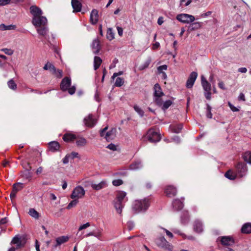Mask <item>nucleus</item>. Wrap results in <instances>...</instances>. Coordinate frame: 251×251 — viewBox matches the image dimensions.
I'll return each mask as SVG.
<instances>
[{
    "label": "nucleus",
    "instance_id": "55",
    "mask_svg": "<svg viewBox=\"0 0 251 251\" xmlns=\"http://www.w3.org/2000/svg\"><path fill=\"white\" fill-rule=\"evenodd\" d=\"M57 77L61 78L62 76V71L60 70H56V73H53Z\"/></svg>",
    "mask_w": 251,
    "mask_h": 251
},
{
    "label": "nucleus",
    "instance_id": "7",
    "mask_svg": "<svg viewBox=\"0 0 251 251\" xmlns=\"http://www.w3.org/2000/svg\"><path fill=\"white\" fill-rule=\"evenodd\" d=\"M154 90V100L158 105L162 104V100L161 97L164 94L162 91L160 86L156 83L153 87Z\"/></svg>",
    "mask_w": 251,
    "mask_h": 251
},
{
    "label": "nucleus",
    "instance_id": "1",
    "mask_svg": "<svg viewBox=\"0 0 251 251\" xmlns=\"http://www.w3.org/2000/svg\"><path fill=\"white\" fill-rule=\"evenodd\" d=\"M248 172L247 166L246 163L239 162L235 166V172L229 170L225 174V176L229 179L234 180L237 177L241 178L245 176Z\"/></svg>",
    "mask_w": 251,
    "mask_h": 251
},
{
    "label": "nucleus",
    "instance_id": "14",
    "mask_svg": "<svg viewBox=\"0 0 251 251\" xmlns=\"http://www.w3.org/2000/svg\"><path fill=\"white\" fill-rule=\"evenodd\" d=\"M197 76L198 74L196 72H192L190 74L186 83V86L187 88H191L193 86Z\"/></svg>",
    "mask_w": 251,
    "mask_h": 251
},
{
    "label": "nucleus",
    "instance_id": "64",
    "mask_svg": "<svg viewBox=\"0 0 251 251\" xmlns=\"http://www.w3.org/2000/svg\"><path fill=\"white\" fill-rule=\"evenodd\" d=\"M238 100H239L245 101V97L243 93H241L239 94L238 96Z\"/></svg>",
    "mask_w": 251,
    "mask_h": 251
},
{
    "label": "nucleus",
    "instance_id": "20",
    "mask_svg": "<svg viewBox=\"0 0 251 251\" xmlns=\"http://www.w3.org/2000/svg\"><path fill=\"white\" fill-rule=\"evenodd\" d=\"M108 186V184L106 181L102 180L98 184L91 183V187L95 190L99 191L100 189L104 188Z\"/></svg>",
    "mask_w": 251,
    "mask_h": 251
},
{
    "label": "nucleus",
    "instance_id": "39",
    "mask_svg": "<svg viewBox=\"0 0 251 251\" xmlns=\"http://www.w3.org/2000/svg\"><path fill=\"white\" fill-rule=\"evenodd\" d=\"M151 62V58H149L143 64L140 66L139 70H143L147 68Z\"/></svg>",
    "mask_w": 251,
    "mask_h": 251
},
{
    "label": "nucleus",
    "instance_id": "32",
    "mask_svg": "<svg viewBox=\"0 0 251 251\" xmlns=\"http://www.w3.org/2000/svg\"><path fill=\"white\" fill-rule=\"evenodd\" d=\"M102 63L101 59L98 56H95L94 60V70H97Z\"/></svg>",
    "mask_w": 251,
    "mask_h": 251
},
{
    "label": "nucleus",
    "instance_id": "17",
    "mask_svg": "<svg viewBox=\"0 0 251 251\" xmlns=\"http://www.w3.org/2000/svg\"><path fill=\"white\" fill-rule=\"evenodd\" d=\"M69 240V237L68 236H61L57 237L55 239V243L53 245L54 248H56L60 246L63 244H64L68 242Z\"/></svg>",
    "mask_w": 251,
    "mask_h": 251
},
{
    "label": "nucleus",
    "instance_id": "50",
    "mask_svg": "<svg viewBox=\"0 0 251 251\" xmlns=\"http://www.w3.org/2000/svg\"><path fill=\"white\" fill-rule=\"evenodd\" d=\"M123 182L121 179H115L113 180L112 184L114 186H118L123 184Z\"/></svg>",
    "mask_w": 251,
    "mask_h": 251
},
{
    "label": "nucleus",
    "instance_id": "24",
    "mask_svg": "<svg viewBox=\"0 0 251 251\" xmlns=\"http://www.w3.org/2000/svg\"><path fill=\"white\" fill-rule=\"evenodd\" d=\"M194 230L197 233H201L203 231V225L202 223L199 220H196L193 224Z\"/></svg>",
    "mask_w": 251,
    "mask_h": 251
},
{
    "label": "nucleus",
    "instance_id": "51",
    "mask_svg": "<svg viewBox=\"0 0 251 251\" xmlns=\"http://www.w3.org/2000/svg\"><path fill=\"white\" fill-rule=\"evenodd\" d=\"M167 69V66L166 65H163L160 66L157 68V71L159 74L163 73V71L166 70Z\"/></svg>",
    "mask_w": 251,
    "mask_h": 251
},
{
    "label": "nucleus",
    "instance_id": "26",
    "mask_svg": "<svg viewBox=\"0 0 251 251\" xmlns=\"http://www.w3.org/2000/svg\"><path fill=\"white\" fill-rule=\"evenodd\" d=\"M143 167L142 163L141 161L137 160L132 163L129 166L131 170H137L142 168Z\"/></svg>",
    "mask_w": 251,
    "mask_h": 251
},
{
    "label": "nucleus",
    "instance_id": "21",
    "mask_svg": "<svg viewBox=\"0 0 251 251\" xmlns=\"http://www.w3.org/2000/svg\"><path fill=\"white\" fill-rule=\"evenodd\" d=\"M99 20V14L98 11L96 9H93L92 10L90 17V21L92 25H96Z\"/></svg>",
    "mask_w": 251,
    "mask_h": 251
},
{
    "label": "nucleus",
    "instance_id": "44",
    "mask_svg": "<svg viewBox=\"0 0 251 251\" xmlns=\"http://www.w3.org/2000/svg\"><path fill=\"white\" fill-rule=\"evenodd\" d=\"M124 80L122 77H117L115 82V86L117 87H121L124 84Z\"/></svg>",
    "mask_w": 251,
    "mask_h": 251
},
{
    "label": "nucleus",
    "instance_id": "53",
    "mask_svg": "<svg viewBox=\"0 0 251 251\" xmlns=\"http://www.w3.org/2000/svg\"><path fill=\"white\" fill-rule=\"evenodd\" d=\"M173 231L174 233L178 234V235H180L183 238L186 239V235H185L184 233H182L180 230H179L177 229H174L173 230Z\"/></svg>",
    "mask_w": 251,
    "mask_h": 251
},
{
    "label": "nucleus",
    "instance_id": "16",
    "mask_svg": "<svg viewBox=\"0 0 251 251\" xmlns=\"http://www.w3.org/2000/svg\"><path fill=\"white\" fill-rule=\"evenodd\" d=\"M29 9L30 12L32 15V18H35L43 15L42 10L36 5L31 6Z\"/></svg>",
    "mask_w": 251,
    "mask_h": 251
},
{
    "label": "nucleus",
    "instance_id": "38",
    "mask_svg": "<svg viewBox=\"0 0 251 251\" xmlns=\"http://www.w3.org/2000/svg\"><path fill=\"white\" fill-rule=\"evenodd\" d=\"M23 188V184L19 182L13 184L12 190L17 193V192L22 189Z\"/></svg>",
    "mask_w": 251,
    "mask_h": 251
},
{
    "label": "nucleus",
    "instance_id": "57",
    "mask_svg": "<svg viewBox=\"0 0 251 251\" xmlns=\"http://www.w3.org/2000/svg\"><path fill=\"white\" fill-rule=\"evenodd\" d=\"M69 155H71V159H73L75 158H79L78 153L76 152H72Z\"/></svg>",
    "mask_w": 251,
    "mask_h": 251
},
{
    "label": "nucleus",
    "instance_id": "5",
    "mask_svg": "<svg viewBox=\"0 0 251 251\" xmlns=\"http://www.w3.org/2000/svg\"><path fill=\"white\" fill-rule=\"evenodd\" d=\"M108 127L106 126L100 131L101 137H103L108 142L114 139L116 137L117 130L115 128H112L110 130L107 131Z\"/></svg>",
    "mask_w": 251,
    "mask_h": 251
},
{
    "label": "nucleus",
    "instance_id": "41",
    "mask_svg": "<svg viewBox=\"0 0 251 251\" xmlns=\"http://www.w3.org/2000/svg\"><path fill=\"white\" fill-rule=\"evenodd\" d=\"M201 27V23L200 22H196L192 23L189 26L191 30H194L200 28Z\"/></svg>",
    "mask_w": 251,
    "mask_h": 251
},
{
    "label": "nucleus",
    "instance_id": "28",
    "mask_svg": "<svg viewBox=\"0 0 251 251\" xmlns=\"http://www.w3.org/2000/svg\"><path fill=\"white\" fill-rule=\"evenodd\" d=\"M173 207L176 210H180L183 206V202L178 199L175 200L172 203Z\"/></svg>",
    "mask_w": 251,
    "mask_h": 251
},
{
    "label": "nucleus",
    "instance_id": "42",
    "mask_svg": "<svg viewBox=\"0 0 251 251\" xmlns=\"http://www.w3.org/2000/svg\"><path fill=\"white\" fill-rule=\"evenodd\" d=\"M181 222L184 224L187 223L189 221V216L187 211L183 213V215L182 216H181Z\"/></svg>",
    "mask_w": 251,
    "mask_h": 251
},
{
    "label": "nucleus",
    "instance_id": "54",
    "mask_svg": "<svg viewBox=\"0 0 251 251\" xmlns=\"http://www.w3.org/2000/svg\"><path fill=\"white\" fill-rule=\"evenodd\" d=\"M70 157L71 155H70L69 154H67L62 159L63 163L65 164H67L69 161V159H71Z\"/></svg>",
    "mask_w": 251,
    "mask_h": 251
},
{
    "label": "nucleus",
    "instance_id": "63",
    "mask_svg": "<svg viewBox=\"0 0 251 251\" xmlns=\"http://www.w3.org/2000/svg\"><path fill=\"white\" fill-rule=\"evenodd\" d=\"M218 86L220 88H221V89L222 90H226V88L225 86V84L224 83L221 81H219V82L218 83Z\"/></svg>",
    "mask_w": 251,
    "mask_h": 251
},
{
    "label": "nucleus",
    "instance_id": "8",
    "mask_svg": "<svg viewBox=\"0 0 251 251\" xmlns=\"http://www.w3.org/2000/svg\"><path fill=\"white\" fill-rule=\"evenodd\" d=\"M201 85L204 90V95L205 98L208 100H211V86L210 83H209L206 79L203 76L201 77Z\"/></svg>",
    "mask_w": 251,
    "mask_h": 251
},
{
    "label": "nucleus",
    "instance_id": "46",
    "mask_svg": "<svg viewBox=\"0 0 251 251\" xmlns=\"http://www.w3.org/2000/svg\"><path fill=\"white\" fill-rule=\"evenodd\" d=\"M134 109L135 111L141 116L143 117L144 115L143 110L138 105H134Z\"/></svg>",
    "mask_w": 251,
    "mask_h": 251
},
{
    "label": "nucleus",
    "instance_id": "31",
    "mask_svg": "<svg viewBox=\"0 0 251 251\" xmlns=\"http://www.w3.org/2000/svg\"><path fill=\"white\" fill-rule=\"evenodd\" d=\"M49 148L50 151H52L58 150L59 148V145L57 142L52 141L49 144Z\"/></svg>",
    "mask_w": 251,
    "mask_h": 251
},
{
    "label": "nucleus",
    "instance_id": "4",
    "mask_svg": "<svg viewBox=\"0 0 251 251\" xmlns=\"http://www.w3.org/2000/svg\"><path fill=\"white\" fill-rule=\"evenodd\" d=\"M71 85V79L70 77H65L61 81L60 83V89L62 91H68L70 95H73L76 90L75 86Z\"/></svg>",
    "mask_w": 251,
    "mask_h": 251
},
{
    "label": "nucleus",
    "instance_id": "43",
    "mask_svg": "<svg viewBox=\"0 0 251 251\" xmlns=\"http://www.w3.org/2000/svg\"><path fill=\"white\" fill-rule=\"evenodd\" d=\"M172 104V101L170 100H168L165 101L163 103L162 102V104L160 106L162 105V108L165 110L168 108Z\"/></svg>",
    "mask_w": 251,
    "mask_h": 251
},
{
    "label": "nucleus",
    "instance_id": "19",
    "mask_svg": "<svg viewBox=\"0 0 251 251\" xmlns=\"http://www.w3.org/2000/svg\"><path fill=\"white\" fill-rule=\"evenodd\" d=\"M221 244L223 246H229L234 244V239L230 236H223L221 239Z\"/></svg>",
    "mask_w": 251,
    "mask_h": 251
},
{
    "label": "nucleus",
    "instance_id": "47",
    "mask_svg": "<svg viewBox=\"0 0 251 251\" xmlns=\"http://www.w3.org/2000/svg\"><path fill=\"white\" fill-rule=\"evenodd\" d=\"M183 126L182 125H178L175 126L173 127L172 131L175 133H179L182 129Z\"/></svg>",
    "mask_w": 251,
    "mask_h": 251
},
{
    "label": "nucleus",
    "instance_id": "40",
    "mask_svg": "<svg viewBox=\"0 0 251 251\" xmlns=\"http://www.w3.org/2000/svg\"><path fill=\"white\" fill-rule=\"evenodd\" d=\"M8 87L13 90H16L17 89V84L15 83L13 79H11L7 82Z\"/></svg>",
    "mask_w": 251,
    "mask_h": 251
},
{
    "label": "nucleus",
    "instance_id": "29",
    "mask_svg": "<svg viewBox=\"0 0 251 251\" xmlns=\"http://www.w3.org/2000/svg\"><path fill=\"white\" fill-rule=\"evenodd\" d=\"M242 232L246 234L251 233V223H247L244 224L241 228Z\"/></svg>",
    "mask_w": 251,
    "mask_h": 251
},
{
    "label": "nucleus",
    "instance_id": "13",
    "mask_svg": "<svg viewBox=\"0 0 251 251\" xmlns=\"http://www.w3.org/2000/svg\"><path fill=\"white\" fill-rule=\"evenodd\" d=\"M102 229H98L96 231H93L90 232L88 233L87 234H85L84 236H80V239H82L84 237H88L90 236H94L96 238H97L99 240L102 241Z\"/></svg>",
    "mask_w": 251,
    "mask_h": 251
},
{
    "label": "nucleus",
    "instance_id": "56",
    "mask_svg": "<svg viewBox=\"0 0 251 251\" xmlns=\"http://www.w3.org/2000/svg\"><path fill=\"white\" fill-rule=\"evenodd\" d=\"M107 148L109 149L110 150L113 151H115L117 150V147H116V146L115 145L113 144H112V143L109 144V145H108L107 146Z\"/></svg>",
    "mask_w": 251,
    "mask_h": 251
},
{
    "label": "nucleus",
    "instance_id": "48",
    "mask_svg": "<svg viewBox=\"0 0 251 251\" xmlns=\"http://www.w3.org/2000/svg\"><path fill=\"white\" fill-rule=\"evenodd\" d=\"M1 50L2 51L4 52L5 54L9 55H12L14 52L13 50H12L11 49H7V48L2 49Z\"/></svg>",
    "mask_w": 251,
    "mask_h": 251
},
{
    "label": "nucleus",
    "instance_id": "45",
    "mask_svg": "<svg viewBox=\"0 0 251 251\" xmlns=\"http://www.w3.org/2000/svg\"><path fill=\"white\" fill-rule=\"evenodd\" d=\"M67 205V208L68 209H71L73 207H75L77 203L78 202V201L77 199H73Z\"/></svg>",
    "mask_w": 251,
    "mask_h": 251
},
{
    "label": "nucleus",
    "instance_id": "36",
    "mask_svg": "<svg viewBox=\"0 0 251 251\" xmlns=\"http://www.w3.org/2000/svg\"><path fill=\"white\" fill-rule=\"evenodd\" d=\"M15 27H16L15 25H6L4 24H1L0 25V30L14 29L15 28Z\"/></svg>",
    "mask_w": 251,
    "mask_h": 251
},
{
    "label": "nucleus",
    "instance_id": "30",
    "mask_svg": "<svg viewBox=\"0 0 251 251\" xmlns=\"http://www.w3.org/2000/svg\"><path fill=\"white\" fill-rule=\"evenodd\" d=\"M63 139L64 141L71 142L76 139V136L71 133H67L64 135Z\"/></svg>",
    "mask_w": 251,
    "mask_h": 251
},
{
    "label": "nucleus",
    "instance_id": "18",
    "mask_svg": "<svg viewBox=\"0 0 251 251\" xmlns=\"http://www.w3.org/2000/svg\"><path fill=\"white\" fill-rule=\"evenodd\" d=\"M35 27L36 28L37 32L39 35L44 37L45 39H47L49 33V28L47 25Z\"/></svg>",
    "mask_w": 251,
    "mask_h": 251
},
{
    "label": "nucleus",
    "instance_id": "35",
    "mask_svg": "<svg viewBox=\"0 0 251 251\" xmlns=\"http://www.w3.org/2000/svg\"><path fill=\"white\" fill-rule=\"evenodd\" d=\"M243 158L246 162L251 164V152H245L243 154Z\"/></svg>",
    "mask_w": 251,
    "mask_h": 251
},
{
    "label": "nucleus",
    "instance_id": "52",
    "mask_svg": "<svg viewBox=\"0 0 251 251\" xmlns=\"http://www.w3.org/2000/svg\"><path fill=\"white\" fill-rule=\"evenodd\" d=\"M90 226V223L88 222L86 224H84L81 226H80L78 228V231H81L83 229H86L87 227H89Z\"/></svg>",
    "mask_w": 251,
    "mask_h": 251
},
{
    "label": "nucleus",
    "instance_id": "12",
    "mask_svg": "<svg viewBox=\"0 0 251 251\" xmlns=\"http://www.w3.org/2000/svg\"><path fill=\"white\" fill-rule=\"evenodd\" d=\"M32 23L35 27H40L47 25L48 20L46 17L41 15L35 18H32Z\"/></svg>",
    "mask_w": 251,
    "mask_h": 251
},
{
    "label": "nucleus",
    "instance_id": "22",
    "mask_svg": "<svg viewBox=\"0 0 251 251\" xmlns=\"http://www.w3.org/2000/svg\"><path fill=\"white\" fill-rule=\"evenodd\" d=\"M165 193L167 196L172 197L175 196L176 194V190L175 187L173 186H168L165 189Z\"/></svg>",
    "mask_w": 251,
    "mask_h": 251
},
{
    "label": "nucleus",
    "instance_id": "15",
    "mask_svg": "<svg viewBox=\"0 0 251 251\" xmlns=\"http://www.w3.org/2000/svg\"><path fill=\"white\" fill-rule=\"evenodd\" d=\"M84 123L86 126L92 127L96 124L97 120L94 118L92 114H90L84 119Z\"/></svg>",
    "mask_w": 251,
    "mask_h": 251
},
{
    "label": "nucleus",
    "instance_id": "6",
    "mask_svg": "<svg viewBox=\"0 0 251 251\" xmlns=\"http://www.w3.org/2000/svg\"><path fill=\"white\" fill-rule=\"evenodd\" d=\"M144 138L151 142H157L161 139L160 134L158 130L151 128L148 130Z\"/></svg>",
    "mask_w": 251,
    "mask_h": 251
},
{
    "label": "nucleus",
    "instance_id": "34",
    "mask_svg": "<svg viewBox=\"0 0 251 251\" xmlns=\"http://www.w3.org/2000/svg\"><path fill=\"white\" fill-rule=\"evenodd\" d=\"M28 214L35 219H38L40 216L39 213L34 208L29 209Z\"/></svg>",
    "mask_w": 251,
    "mask_h": 251
},
{
    "label": "nucleus",
    "instance_id": "9",
    "mask_svg": "<svg viewBox=\"0 0 251 251\" xmlns=\"http://www.w3.org/2000/svg\"><path fill=\"white\" fill-rule=\"evenodd\" d=\"M85 195V191L84 188L81 186H77L73 190L70 197L72 199L78 200L83 198Z\"/></svg>",
    "mask_w": 251,
    "mask_h": 251
},
{
    "label": "nucleus",
    "instance_id": "10",
    "mask_svg": "<svg viewBox=\"0 0 251 251\" xmlns=\"http://www.w3.org/2000/svg\"><path fill=\"white\" fill-rule=\"evenodd\" d=\"M156 244L158 247L168 251H172L173 247L164 237H161L156 239Z\"/></svg>",
    "mask_w": 251,
    "mask_h": 251
},
{
    "label": "nucleus",
    "instance_id": "27",
    "mask_svg": "<svg viewBox=\"0 0 251 251\" xmlns=\"http://www.w3.org/2000/svg\"><path fill=\"white\" fill-rule=\"evenodd\" d=\"M92 47L93 50V52L95 54L98 53L100 50V41L98 39H95L92 44Z\"/></svg>",
    "mask_w": 251,
    "mask_h": 251
},
{
    "label": "nucleus",
    "instance_id": "62",
    "mask_svg": "<svg viewBox=\"0 0 251 251\" xmlns=\"http://www.w3.org/2000/svg\"><path fill=\"white\" fill-rule=\"evenodd\" d=\"M127 226L128 228V229L129 230H131L133 228V227L134 226V224L132 222L130 221L127 223Z\"/></svg>",
    "mask_w": 251,
    "mask_h": 251
},
{
    "label": "nucleus",
    "instance_id": "23",
    "mask_svg": "<svg viewBox=\"0 0 251 251\" xmlns=\"http://www.w3.org/2000/svg\"><path fill=\"white\" fill-rule=\"evenodd\" d=\"M71 4L74 9V12H80L81 10L82 4L80 0H72Z\"/></svg>",
    "mask_w": 251,
    "mask_h": 251
},
{
    "label": "nucleus",
    "instance_id": "3",
    "mask_svg": "<svg viewBox=\"0 0 251 251\" xmlns=\"http://www.w3.org/2000/svg\"><path fill=\"white\" fill-rule=\"evenodd\" d=\"M150 201L149 198H145L143 200H136L134 201L132 208L136 212L145 211L150 205Z\"/></svg>",
    "mask_w": 251,
    "mask_h": 251
},
{
    "label": "nucleus",
    "instance_id": "25",
    "mask_svg": "<svg viewBox=\"0 0 251 251\" xmlns=\"http://www.w3.org/2000/svg\"><path fill=\"white\" fill-rule=\"evenodd\" d=\"M11 244L16 245V249L20 248L24 245L22 243L21 238L19 235H16L13 238Z\"/></svg>",
    "mask_w": 251,
    "mask_h": 251
},
{
    "label": "nucleus",
    "instance_id": "33",
    "mask_svg": "<svg viewBox=\"0 0 251 251\" xmlns=\"http://www.w3.org/2000/svg\"><path fill=\"white\" fill-rule=\"evenodd\" d=\"M76 139V144L77 147H84L87 144V141L84 138L80 137Z\"/></svg>",
    "mask_w": 251,
    "mask_h": 251
},
{
    "label": "nucleus",
    "instance_id": "59",
    "mask_svg": "<svg viewBox=\"0 0 251 251\" xmlns=\"http://www.w3.org/2000/svg\"><path fill=\"white\" fill-rule=\"evenodd\" d=\"M192 0H181L180 4H182L183 2H185L184 5L188 6L192 2Z\"/></svg>",
    "mask_w": 251,
    "mask_h": 251
},
{
    "label": "nucleus",
    "instance_id": "58",
    "mask_svg": "<svg viewBox=\"0 0 251 251\" xmlns=\"http://www.w3.org/2000/svg\"><path fill=\"white\" fill-rule=\"evenodd\" d=\"M212 13V12L211 11H207V12L206 13H202L200 15V17L201 18H205L206 17H208L209 16H210Z\"/></svg>",
    "mask_w": 251,
    "mask_h": 251
},
{
    "label": "nucleus",
    "instance_id": "11",
    "mask_svg": "<svg viewBox=\"0 0 251 251\" xmlns=\"http://www.w3.org/2000/svg\"><path fill=\"white\" fill-rule=\"evenodd\" d=\"M176 19L179 22L183 24H190L193 22L195 20L194 16L184 13L178 14Z\"/></svg>",
    "mask_w": 251,
    "mask_h": 251
},
{
    "label": "nucleus",
    "instance_id": "49",
    "mask_svg": "<svg viewBox=\"0 0 251 251\" xmlns=\"http://www.w3.org/2000/svg\"><path fill=\"white\" fill-rule=\"evenodd\" d=\"M228 105L229 107H230V109L233 112H237V111H239V108L234 106L230 102H229V101L228 102Z\"/></svg>",
    "mask_w": 251,
    "mask_h": 251
},
{
    "label": "nucleus",
    "instance_id": "37",
    "mask_svg": "<svg viewBox=\"0 0 251 251\" xmlns=\"http://www.w3.org/2000/svg\"><path fill=\"white\" fill-rule=\"evenodd\" d=\"M106 38L109 41H111L114 38V33L111 28H108L107 31Z\"/></svg>",
    "mask_w": 251,
    "mask_h": 251
},
{
    "label": "nucleus",
    "instance_id": "2",
    "mask_svg": "<svg viewBox=\"0 0 251 251\" xmlns=\"http://www.w3.org/2000/svg\"><path fill=\"white\" fill-rule=\"evenodd\" d=\"M126 192L119 191L117 192L116 199L113 201L114 206L117 212L120 214L122 213L123 208L124 206V203L127 201L126 197Z\"/></svg>",
    "mask_w": 251,
    "mask_h": 251
},
{
    "label": "nucleus",
    "instance_id": "61",
    "mask_svg": "<svg viewBox=\"0 0 251 251\" xmlns=\"http://www.w3.org/2000/svg\"><path fill=\"white\" fill-rule=\"evenodd\" d=\"M11 0H0V5H5L9 4Z\"/></svg>",
    "mask_w": 251,
    "mask_h": 251
},
{
    "label": "nucleus",
    "instance_id": "60",
    "mask_svg": "<svg viewBox=\"0 0 251 251\" xmlns=\"http://www.w3.org/2000/svg\"><path fill=\"white\" fill-rule=\"evenodd\" d=\"M124 72L123 71H119L118 73H114L112 76V79H114L116 77L122 75Z\"/></svg>",
    "mask_w": 251,
    "mask_h": 251
}]
</instances>
